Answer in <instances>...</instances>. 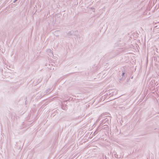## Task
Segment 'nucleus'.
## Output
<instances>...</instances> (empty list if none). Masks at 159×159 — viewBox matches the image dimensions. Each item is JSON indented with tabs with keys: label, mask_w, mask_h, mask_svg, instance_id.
<instances>
[{
	"label": "nucleus",
	"mask_w": 159,
	"mask_h": 159,
	"mask_svg": "<svg viewBox=\"0 0 159 159\" xmlns=\"http://www.w3.org/2000/svg\"><path fill=\"white\" fill-rule=\"evenodd\" d=\"M76 36L77 39L79 42H80L82 40V39L80 37V36L79 35H77Z\"/></svg>",
	"instance_id": "4"
},
{
	"label": "nucleus",
	"mask_w": 159,
	"mask_h": 159,
	"mask_svg": "<svg viewBox=\"0 0 159 159\" xmlns=\"http://www.w3.org/2000/svg\"><path fill=\"white\" fill-rule=\"evenodd\" d=\"M104 128H101V127L98 126L96 130L94 132L93 134H92V135H95L97 134L102 129Z\"/></svg>",
	"instance_id": "2"
},
{
	"label": "nucleus",
	"mask_w": 159,
	"mask_h": 159,
	"mask_svg": "<svg viewBox=\"0 0 159 159\" xmlns=\"http://www.w3.org/2000/svg\"><path fill=\"white\" fill-rule=\"evenodd\" d=\"M47 51L48 52H49L50 53V55L53 56L52 52L51 50V49H48L47 50Z\"/></svg>",
	"instance_id": "6"
},
{
	"label": "nucleus",
	"mask_w": 159,
	"mask_h": 159,
	"mask_svg": "<svg viewBox=\"0 0 159 159\" xmlns=\"http://www.w3.org/2000/svg\"><path fill=\"white\" fill-rule=\"evenodd\" d=\"M125 75H125V72H122V75H121L122 77L121 78H120L119 79L120 81H121V80H124L125 78Z\"/></svg>",
	"instance_id": "3"
},
{
	"label": "nucleus",
	"mask_w": 159,
	"mask_h": 159,
	"mask_svg": "<svg viewBox=\"0 0 159 159\" xmlns=\"http://www.w3.org/2000/svg\"><path fill=\"white\" fill-rule=\"evenodd\" d=\"M110 117L109 116H106L105 118L103 119L101 123L99 125V126L100 127L101 126H102L104 124H106L104 126L107 125V124H109L110 122Z\"/></svg>",
	"instance_id": "1"
},
{
	"label": "nucleus",
	"mask_w": 159,
	"mask_h": 159,
	"mask_svg": "<svg viewBox=\"0 0 159 159\" xmlns=\"http://www.w3.org/2000/svg\"><path fill=\"white\" fill-rule=\"evenodd\" d=\"M91 9L93 12H94L95 11V9L93 8H91Z\"/></svg>",
	"instance_id": "9"
},
{
	"label": "nucleus",
	"mask_w": 159,
	"mask_h": 159,
	"mask_svg": "<svg viewBox=\"0 0 159 159\" xmlns=\"http://www.w3.org/2000/svg\"><path fill=\"white\" fill-rule=\"evenodd\" d=\"M102 115H101L98 118V120H100L101 119V118H102Z\"/></svg>",
	"instance_id": "7"
},
{
	"label": "nucleus",
	"mask_w": 159,
	"mask_h": 159,
	"mask_svg": "<svg viewBox=\"0 0 159 159\" xmlns=\"http://www.w3.org/2000/svg\"><path fill=\"white\" fill-rule=\"evenodd\" d=\"M50 90H51V89H48L47 90H46V93H49V92L50 91Z\"/></svg>",
	"instance_id": "8"
},
{
	"label": "nucleus",
	"mask_w": 159,
	"mask_h": 159,
	"mask_svg": "<svg viewBox=\"0 0 159 159\" xmlns=\"http://www.w3.org/2000/svg\"><path fill=\"white\" fill-rule=\"evenodd\" d=\"M59 30H56V31H55V33H56V32L57 33L58 32H59Z\"/></svg>",
	"instance_id": "11"
},
{
	"label": "nucleus",
	"mask_w": 159,
	"mask_h": 159,
	"mask_svg": "<svg viewBox=\"0 0 159 159\" xmlns=\"http://www.w3.org/2000/svg\"><path fill=\"white\" fill-rule=\"evenodd\" d=\"M133 76L132 77H131V79H132L133 78Z\"/></svg>",
	"instance_id": "12"
},
{
	"label": "nucleus",
	"mask_w": 159,
	"mask_h": 159,
	"mask_svg": "<svg viewBox=\"0 0 159 159\" xmlns=\"http://www.w3.org/2000/svg\"><path fill=\"white\" fill-rule=\"evenodd\" d=\"M115 156L116 157H117L118 158V156L117 154H115Z\"/></svg>",
	"instance_id": "10"
},
{
	"label": "nucleus",
	"mask_w": 159,
	"mask_h": 159,
	"mask_svg": "<svg viewBox=\"0 0 159 159\" xmlns=\"http://www.w3.org/2000/svg\"><path fill=\"white\" fill-rule=\"evenodd\" d=\"M73 33L74 32L72 31H71L69 32L67 34H68V36H71L73 34Z\"/></svg>",
	"instance_id": "5"
}]
</instances>
